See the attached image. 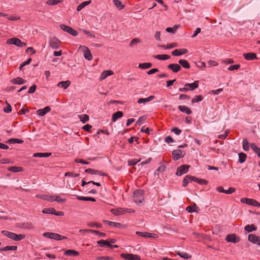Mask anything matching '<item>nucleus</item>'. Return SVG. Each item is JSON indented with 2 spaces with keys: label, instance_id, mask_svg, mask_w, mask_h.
Wrapping results in <instances>:
<instances>
[{
  "label": "nucleus",
  "instance_id": "obj_8",
  "mask_svg": "<svg viewBox=\"0 0 260 260\" xmlns=\"http://www.w3.org/2000/svg\"><path fill=\"white\" fill-rule=\"evenodd\" d=\"M183 151L180 149L174 150L172 152V157L174 160H177L183 157Z\"/></svg>",
  "mask_w": 260,
  "mask_h": 260
},
{
  "label": "nucleus",
  "instance_id": "obj_37",
  "mask_svg": "<svg viewBox=\"0 0 260 260\" xmlns=\"http://www.w3.org/2000/svg\"><path fill=\"white\" fill-rule=\"evenodd\" d=\"M42 212L45 214H51L54 215L56 213V210L53 208H46L42 210Z\"/></svg>",
  "mask_w": 260,
  "mask_h": 260
},
{
  "label": "nucleus",
  "instance_id": "obj_4",
  "mask_svg": "<svg viewBox=\"0 0 260 260\" xmlns=\"http://www.w3.org/2000/svg\"><path fill=\"white\" fill-rule=\"evenodd\" d=\"M189 168L190 166L187 165H182L180 166L177 168L176 175L181 176L183 174L187 173L188 171Z\"/></svg>",
  "mask_w": 260,
  "mask_h": 260
},
{
  "label": "nucleus",
  "instance_id": "obj_12",
  "mask_svg": "<svg viewBox=\"0 0 260 260\" xmlns=\"http://www.w3.org/2000/svg\"><path fill=\"white\" fill-rule=\"evenodd\" d=\"M110 212L115 215L118 216L125 213V209L123 208H113L111 209Z\"/></svg>",
  "mask_w": 260,
  "mask_h": 260
},
{
  "label": "nucleus",
  "instance_id": "obj_64",
  "mask_svg": "<svg viewBox=\"0 0 260 260\" xmlns=\"http://www.w3.org/2000/svg\"><path fill=\"white\" fill-rule=\"evenodd\" d=\"M172 131L176 135H179L181 133L182 131L178 127H174L172 129Z\"/></svg>",
  "mask_w": 260,
  "mask_h": 260
},
{
  "label": "nucleus",
  "instance_id": "obj_7",
  "mask_svg": "<svg viewBox=\"0 0 260 260\" xmlns=\"http://www.w3.org/2000/svg\"><path fill=\"white\" fill-rule=\"evenodd\" d=\"M120 256L127 260H139L140 258L139 255L131 253H121Z\"/></svg>",
  "mask_w": 260,
  "mask_h": 260
},
{
  "label": "nucleus",
  "instance_id": "obj_23",
  "mask_svg": "<svg viewBox=\"0 0 260 260\" xmlns=\"http://www.w3.org/2000/svg\"><path fill=\"white\" fill-rule=\"evenodd\" d=\"M71 84V81L69 80H67L65 81H61L59 82L57 84V86L58 87L62 88L64 89H67Z\"/></svg>",
  "mask_w": 260,
  "mask_h": 260
},
{
  "label": "nucleus",
  "instance_id": "obj_30",
  "mask_svg": "<svg viewBox=\"0 0 260 260\" xmlns=\"http://www.w3.org/2000/svg\"><path fill=\"white\" fill-rule=\"evenodd\" d=\"M179 63L185 69H189L190 66L188 61L185 59H180L178 61Z\"/></svg>",
  "mask_w": 260,
  "mask_h": 260
},
{
  "label": "nucleus",
  "instance_id": "obj_27",
  "mask_svg": "<svg viewBox=\"0 0 260 260\" xmlns=\"http://www.w3.org/2000/svg\"><path fill=\"white\" fill-rule=\"evenodd\" d=\"M193 178V176H191L190 175H187L186 176L182 181V185L184 187H186L189 181H192V178Z\"/></svg>",
  "mask_w": 260,
  "mask_h": 260
},
{
  "label": "nucleus",
  "instance_id": "obj_20",
  "mask_svg": "<svg viewBox=\"0 0 260 260\" xmlns=\"http://www.w3.org/2000/svg\"><path fill=\"white\" fill-rule=\"evenodd\" d=\"M51 108L49 107H46L44 109H39L37 111V113L40 116H44L46 113L50 112Z\"/></svg>",
  "mask_w": 260,
  "mask_h": 260
},
{
  "label": "nucleus",
  "instance_id": "obj_15",
  "mask_svg": "<svg viewBox=\"0 0 260 260\" xmlns=\"http://www.w3.org/2000/svg\"><path fill=\"white\" fill-rule=\"evenodd\" d=\"M188 52L186 49L182 48L180 49H175L172 52V55L173 56H180Z\"/></svg>",
  "mask_w": 260,
  "mask_h": 260
},
{
  "label": "nucleus",
  "instance_id": "obj_32",
  "mask_svg": "<svg viewBox=\"0 0 260 260\" xmlns=\"http://www.w3.org/2000/svg\"><path fill=\"white\" fill-rule=\"evenodd\" d=\"M17 249V246H7L5 247L0 248V252L6 251L10 250L15 251Z\"/></svg>",
  "mask_w": 260,
  "mask_h": 260
},
{
  "label": "nucleus",
  "instance_id": "obj_36",
  "mask_svg": "<svg viewBox=\"0 0 260 260\" xmlns=\"http://www.w3.org/2000/svg\"><path fill=\"white\" fill-rule=\"evenodd\" d=\"M8 170L12 172H19L23 171V168L20 167L13 166L9 167Z\"/></svg>",
  "mask_w": 260,
  "mask_h": 260
},
{
  "label": "nucleus",
  "instance_id": "obj_18",
  "mask_svg": "<svg viewBox=\"0 0 260 260\" xmlns=\"http://www.w3.org/2000/svg\"><path fill=\"white\" fill-rule=\"evenodd\" d=\"M19 227L20 228L27 229V230H32L35 228L34 225L31 222H23L19 224Z\"/></svg>",
  "mask_w": 260,
  "mask_h": 260
},
{
  "label": "nucleus",
  "instance_id": "obj_63",
  "mask_svg": "<svg viewBox=\"0 0 260 260\" xmlns=\"http://www.w3.org/2000/svg\"><path fill=\"white\" fill-rule=\"evenodd\" d=\"M96 259H98V260H112L113 257H110V256H103L96 257Z\"/></svg>",
  "mask_w": 260,
  "mask_h": 260
},
{
  "label": "nucleus",
  "instance_id": "obj_51",
  "mask_svg": "<svg viewBox=\"0 0 260 260\" xmlns=\"http://www.w3.org/2000/svg\"><path fill=\"white\" fill-rule=\"evenodd\" d=\"M25 237V236L24 235H23V234L17 235L15 233L13 240H14L15 241H21V240L24 239Z\"/></svg>",
  "mask_w": 260,
  "mask_h": 260
},
{
  "label": "nucleus",
  "instance_id": "obj_48",
  "mask_svg": "<svg viewBox=\"0 0 260 260\" xmlns=\"http://www.w3.org/2000/svg\"><path fill=\"white\" fill-rule=\"evenodd\" d=\"M113 3L119 10H122L124 7L120 0H113Z\"/></svg>",
  "mask_w": 260,
  "mask_h": 260
},
{
  "label": "nucleus",
  "instance_id": "obj_49",
  "mask_svg": "<svg viewBox=\"0 0 260 260\" xmlns=\"http://www.w3.org/2000/svg\"><path fill=\"white\" fill-rule=\"evenodd\" d=\"M247 157V155L243 152L239 153V162L240 163H243Z\"/></svg>",
  "mask_w": 260,
  "mask_h": 260
},
{
  "label": "nucleus",
  "instance_id": "obj_44",
  "mask_svg": "<svg viewBox=\"0 0 260 260\" xmlns=\"http://www.w3.org/2000/svg\"><path fill=\"white\" fill-rule=\"evenodd\" d=\"M97 243L101 247L110 246V242L108 240H101L98 241Z\"/></svg>",
  "mask_w": 260,
  "mask_h": 260
},
{
  "label": "nucleus",
  "instance_id": "obj_38",
  "mask_svg": "<svg viewBox=\"0 0 260 260\" xmlns=\"http://www.w3.org/2000/svg\"><path fill=\"white\" fill-rule=\"evenodd\" d=\"M51 153H35L33 156L35 157H47L51 155Z\"/></svg>",
  "mask_w": 260,
  "mask_h": 260
},
{
  "label": "nucleus",
  "instance_id": "obj_47",
  "mask_svg": "<svg viewBox=\"0 0 260 260\" xmlns=\"http://www.w3.org/2000/svg\"><path fill=\"white\" fill-rule=\"evenodd\" d=\"M178 46V44L176 43H171L167 45H160L159 47L166 49L173 48Z\"/></svg>",
  "mask_w": 260,
  "mask_h": 260
},
{
  "label": "nucleus",
  "instance_id": "obj_41",
  "mask_svg": "<svg viewBox=\"0 0 260 260\" xmlns=\"http://www.w3.org/2000/svg\"><path fill=\"white\" fill-rule=\"evenodd\" d=\"M7 143L9 144H15V143H18V144H22L23 143V141L21 139H16V138H11L8 140L7 141Z\"/></svg>",
  "mask_w": 260,
  "mask_h": 260
},
{
  "label": "nucleus",
  "instance_id": "obj_2",
  "mask_svg": "<svg viewBox=\"0 0 260 260\" xmlns=\"http://www.w3.org/2000/svg\"><path fill=\"white\" fill-rule=\"evenodd\" d=\"M8 45H14L19 47L26 46V43L22 42L19 39L17 38H12L8 39L6 41Z\"/></svg>",
  "mask_w": 260,
  "mask_h": 260
},
{
  "label": "nucleus",
  "instance_id": "obj_17",
  "mask_svg": "<svg viewBox=\"0 0 260 260\" xmlns=\"http://www.w3.org/2000/svg\"><path fill=\"white\" fill-rule=\"evenodd\" d=\"M243 57L247 60H252L257 59L256 54L253 52L244 53Z\"/></svg>",
  "mask_w": 260,
  "mask_h": 260
},
{
  "label": "nucleus",
  "instance_id": "obj_42",
  "mask_svg": "<svg viewBox=\"0 0 260 260\" xmlns=\"http://www.w3.org/2000/svg\"><path fill=\"white\" fill-rule=\"evenodd\" d=\"M171 56L167 54H158L154 56V58L159 60H167L169 59Z\"/></svg>",
  "mask_w": 260,
  "mask_h": 260
},
{
  "label": "nucleus",
  "instance_id": "obj_57",
  "mask_svg": "<svg viewBox=\"0 0 260 260\" xmlns=\"http://www.w3.org/2000/svg\"><path fill=\"white\" fill-rule=\"evenodd\" d=\"M54 201L57 203H63L66 201V199H61L58 195H55Z\"/></svg>",
  "mask_w": 260,
  "mask_h": 260
},
{
  "label": "nucleus",
  "instance_id": "obj_13",
  "mask_svg": "<svg viewBox=\"0 0 260 260\" xmlns=\"http://www.w3.org/2000/svg\"><path fill=\"white\" fill-rule=\"evenodd\" d=\"M43 236L46 238L51 239L58 240V238L59 237V234L55 233L46 232L44 233Z\"/></svg>",
  "mask_w": 260,
  "mask_h": 260
},
{
  "label": "nucleus",
  "instance_id": "obj_5",
  "mask_svg": "<svg viewBox=\"0 0 260 260\" xmlns=\"http://www.w3.org/2000/svg\"><path fill=\"white\" fill-rule=\"evenodd\" d=\"M61 42L55 37L51 38L49 42V46L53 49H57L59 47Z\"/></svg>",
  "mask_w": 260,
  "mask_h": 260
},
{
  "label": "nucleus",
  "instance_id": "obj_11",
  "mask_svg": "<svg viewBox=\"0 0 260 260\" xmlns=\"http://www.w3.org/2000/svg\"><path fill=\"white\" fill-rule=\"evenodd\" d=\"M103 222L107 223L108 225L115 228L123 229L125 226L124 225H122L119 222H115L106 220H103Z\"/></svg>",
  "mask_w": 260,
  "mask_h": 260
},
{
  "label": "nucleus",
  "instance_id": "obj_43",
  "mask_svg": "<svg viewBox=\"0 0 260 260\" xmlns=\"http://www.w3.org/2000/svg\"><path fill=\"white\" fill-rule=\"evenodd\" d=\"M78 117L80 119V121L82 122L83 123H86L89 119V116L85 114L82 115H79Z\"/></svg>",
  "mask_w": 260,
  "mask_h": 260
},
{
  "label": "nucleus",
  "instance_id": "obj_39",
  "mask_svg": "<svg viewBox=\"0 0 260 260\" xmlns=\"http://www.w3.org/2000/svg\"><path fill=\"white\" fill-rule=\"evenodd\" d=\"M192 180L201 185H206L208 183V181L207 180L203 179H199L194 176L192 178Z\"/></svg>",
  "mask_w": 260,
  "mask_h": 260
},
{
  "label": "nucleus",
  "instance_id": "obj_62",
  "mask_svg": "<svg viewBox=\"0 0 260 260\" xmlns=\"http://www.w3.org/2000/svg\"><path fill=\"white\" fill-rule=\"evenodd\" d=\"M7 106L4 109V111L5 113H9L11 112L12 107H11V105L9 104H8V103H7Z\"/></svg>",
  "mask_w": 260,
  "mask_h": 260
},
{
  "label": "nucleus",
  "instance_id": "obj_33",
  "mask_svg": "<svg viewBox=\"0 0 260 260\" xmlns=\"http://www.w3.org/2000/svg\"><path fill=\"white\" fill-rule=\"evenodd\" d=\"M176 252L177 255L185 259H189L191 257V255L187 252L180 251H177Z\"/></svg>",
  "mask_w": 260,
  "mask_h": 260
},
{
  "label": "nucleus",
  "instance_id": "obj_22",
  "mask_svg": "<svg viewBox=\"0 0 260 260\" xmlns=\"http://www.w3.org/2000/svg\"><path fill=\"white\" fill-rule=\"evenodd\" d=\"M64 254L67 256H76L79 255V253L73 249H68L64 252Z\"/></svg>",
  "mask_w": 260,
  "mask_h": 260
},
{
  "label": "nucleus",
  "instance_id": "obj_31",
  "mask_svg": "<svg viewBox=\"0 0 260 260\" xmlns=\"http://www.w3.org/2000/svg\"><path fill=\"white\" fill-rule=\"evenodd\" d=\"M250 146L253 151L256 153L258 157L260 158V148L258 147L254 143H251Z\"/></svg>",
  "mask_w": 260,
  "mask_h": 260
},
{
  "label": "nucleus",
  "instance_id": "obj_53",
  "mask_svg": "<svg viewBox=\"0 0 260 260\" xmlns=\"http://www.w3.org/2000/svg\"><path fill=\"white\" fill-rule=\"evenodd\" d=\"M203 96L201 95H196L191 100L192 104L200 102L203 100Z\"/></svg>",
  "mask_w": 260,
  "mask_h": 260
},
{
  "label": "nucleus",
  "instance_id": "obj_58",
  "mask_svg": "<svg viewBox=\"0 0 260 260\" xmlns=\"http://www.w3.org/2000/svg\"><path fill=\"white\" fill-rule=\"evenodd\" d=\"M65 176H70L72 177H77L79 176V174L75 173L74 172H66L64 175Z\"/></svg>",
  "mask_w": 260,
  "mask_h": 260
},
{
  "label": "nucleus",
  "instance_id": "obj_45",
  "mask_svg": "<svg viewBox=\"0 0 260 260\" xmlns=\"http://www.w3.org/2000/svg\"><path fill=\"white\" fill-rule=\"evenodd\" d=\"M152 66V64L150 62L141 63L139 64V67L143 69H149L151 68Z\"/></svg>",
  "mask_w": 260,
  "mask_h": 260
},
{
  "label": "nucleus",
  "instance_id": "obj_52",
  "mask_svg": "<svg viewBox=\"0 0 260 260\" xmlns=\"http://www.w3.org/2000/svg\"><path fill=\"white\" fill-rule=\"evenodd\" d=\"M243 148L245 151H248L249 150V144L246 139L243 141Z\"/></svg>",
  "mask_w": 260,
  "mask_h": 260
},
{
  "label": "nucleus",
  "instance_id": "obj_50",
  "mask_svg": "<svg viewBox=\"0 0 260 260\" xmlns=\"http://www.w3.org/2000/svg\"><path fill=\"white\" fill-rule=\"evenodd\" d=\"M179 27V25H175L173 27H167L166 31L168 32L174 34Z\"/></svg>",
  "mask_w": 260,
  "mask_h": 260
},
{
  "label": "nucleus",
  "instance_id": "obj_1",
  "mask_svg": "<svg viewBox=\"0 0 260 260\" xmlns=\"http://www.w3.org/2000/svg\"><path fill=\"white\" fill-rule=\"evenodd\" d=\"M134 201L137 204L142 203L144 200V191L141 189L136 190L134 192L133 196Z\"/></svg>",
  "mask_w": 260,
  "mask_h": 260
},
{
  "label": "nucleus",
  "instance_id": "obj_10",
  "mask_svg": "<svg viewBox=\"0 0 260 260\" xmlns=\"http://www.w3.org/2000/svg\"><path fill=\"white\" fill-rule=\"evenodd\" d=\"M248 239L250 242L260 246V238L258 236L251 234L248 235Z\"/></svg>",
  "mask_w": 260,
  "mask_h": 260
},
{
  "label": "nucleus",
  "instance_id": "obj_14",
  "mask_svg": "<svg viewBox=\"0 0 260 260\" xmlns=\"http://www.w3.org/2000/svg\"><path fill=\"white\" fill-rule=\"evenodd\" d=\"M199 86V81L197 80L194 81L192 83H186L185 87L188 88V90L192 91L195 89L197 88Z\"/></svg>",
  "mask_w": 260,
  "mask_h": 260
},
{
  "label": "nucleus",
  "instance_id": "obj_28",
  "mask_svg": "<svg viewBox=\"0 0 260 260\" xmlns=\"http://www.w3.org/2000/svg\"><path fill=\"white\" fill-rule=\"evenodd\" d=\"M123 116V112L121 111H118L114 113L112 117V120L115 122L118 118H121Z\"/></svg>",
  "mask_w": 260,
  "mask_h": 260
},
{
  "label": "nucleus",
  "instance_id": "obj_25",
  "mask_svg": "<svg viewBox=\"0 0 260 260\" xmlns=\"http://www.w3.org/2000/svg\"><path fill=\"white\" fill-rule=\"evenodd\" d=\"M77 198V199L81 201H92L95 202L96 200L94 198L92 197H81L77 195H74Z\"/></svg>",
  "mask_w": 260,
  "mask_h": 260
},
{
  "label": "nucleus",
  "instance_id": "obj_26",
  "mask_svg": "<svg viewBox=\"0 0 260 260\" xmlns=\"http://www.w3.org/2000/svg\"><path fill=\"white\" fill-rule=\"evenodd\" d=\"M113 74H114V73L112 70L105 71L102 73L100 79H101V80H104V79H106L109 76L112 75Z\"/></svg>",
  "mask_w": 260,
  "mask_h": 260
},
{
  "label": "nucleus",
  "instance_id": "obj_35",
  "mask_svg": "<svg viewBox=\"0 0 260 260\" xmlns=\"http://www.w3.org/2000/svg\"><path fill=\"white\" fill-rule=\"evenodd\" d=\"M2 234L4 236H5L11 239H12V240H13V239H14V234H15L14 233L10 232L8 231H2Z\"/></svg>",
  "mask_w": 260,
  "mask_h": 260
},
{
  "label": "nucleus",
  "instance_id": "obj_9",
  "mask_svg": "<svg viewBox=\"0 0 260 260\" xmlns=\"http://www.w3.org/2000/svg\"><path fill=\"white\" fill-rule=\"evenodd\" d=\"M85 172L89 173L90 174H95V175H99L102 176H106L108 175L107 174L103 172L102 171H99L97 170H94L93 169H87L85 170Z\"/></svg>",
  "mask_w": 260,
  "mask_h": 260
},
{
  "label": "nucleus",
  "instance_id": "obj_21",
  "mask_svg": "<svg viewBox=\"0 0 260 260\" xmlns=\"http://www.w3.org/2000/svg\"><path fill=\"white\" fill-rule=\"evenodd\" d=\"M155 96L154 95H150L147 98H140L138 99L137 102L139 104H145L147 102H149L154 99Z\"/></svg>",
  "mask_w": 260,
  "mask_h": 260
},
{
  "label": "nucleus",
  "instance_id": "obj_16",
  "mask_svg": "<svg viewBox=\"0 0 260 260\" xmlns=\"http://www.w3.org/2000/svg\"><path fill=\"white\" fill-rule=\"evenodd\" d=\"M11 82L13 84L22 85L26 83V80L20 77H17L11 80Z\"/></svg>",
  "mask_w": 260,
  "mask_h": 260
},
{
  "label": "nucleus",
  "instance_id": "obj_24",
  "mask_svg": "<svg viewBox=\"0 0 260 260\" xmlns=\"http://www.w3.org/2000/svg\"><path fill=\"white\" fill-rule=\"evenodd\" d=\"M178 108L182 112L185 113L188 115L192 113L191 109L186 106H179Z\"/></svg>",
  "mask_w": 260,
  "mask_h": 260
},
{
  "label": "nucleus",
  "instance_id": "obj_29",
  "mask_svg": "<svg viewBox=\"0 0 260 260\" xmlns=\"http://www.w3.org/2000/svg\"><path fill=\"white\" fill-rule=\"evenodd\" d=\"M225 240L229 242L236 243V237L234 234L228 235L225 238Z\"/></svg>",
  "mask_w": 260,
  "mask_h": 260
},
{
  "label": "nucleus",
  "instance_id": "obj_3",
  "mask_svg": "<svg viewBox=\"0 0 260 260\" xmlns=\"http://www.w3.org/2000/svg\"><path fill=\"white\" fill-rule=\"evenodd\" d=\"M60 28L64 31L68 32L73 36L75 37L78 35V32L77 30L69 26L61 24L60 25Z\"/></svg>",
  "mask_w": 260,
  "mask_h": 260
},
{
  "label": "nucleus",
  "instance_id": "obj_59",
  "mask_svg": "<svg viewBox=\"0 0 260 260\" xmlns=\"http://www.w3.org/2000/svg\"><path fill=\"white\" fill-rule=\"evenodd\" d=\"M229 133V132L227 130L224 133V134L219 135L218 136V138L220 139H223V140L225 139L226 138L227 136H228Z\"/></svg>",
  "mask_w": 260,
  "mask_h": 260
},
{
  "label": "nucleus",
  "instance_id": "obj_56",
  "mask_svg": "<svg viewBox=\"0 0 260 260\" xmlns=\"http://www.w3.org/2000/svg\"><path fill=\"white\" fill-rule=\"evenodd\" d=\"M61 2V0H48L47 1L46 3L48 5L52 6V5H56Z\"/></svg>",
  "mask_w": 260,
  "mask_h": 260
},
{
  "label": "nucleus",
  "instance_id": "obj_60",
  "mask_svg": "<svg viewBox=\"0 0 260 260\" xmlns=\"http://www.w3.org/2000/svg\"><path fill=\"white\" fill-rule=\"evenodd\" d=\"M240 68V64H234V65L230 66L229 67L228 70H230V71H233V70H238Z\"/></svg>",
  "mask_w": 260,
  "mask_h": 260
},
{
  "label": "nucleus",
  "instance_id": "obj_54",
  "mask_svg": "<svg viewBox=\"0 0 260 260\" xmlns=\"http://www.w3.org/2000/svg\"><path fill=\"white\" fill-rule=\"evenodd\" d=\"M87 231L89 232L95 234L96 235H99L100 236H101V237H105L106 236L105 233L101 232L98 231H95V230H88Z\"/></svg>",
  "mask_w": 260,
  "mask_h": 260
},
{
  "label": "nucleus",
  "instance_id": "obj_55",
  "mask_svg": "<svg viewBox=\"0 0 260 260\" xmlns=\"http://www.w3.org/2000/svg\"><path fill=\"white\" fill-rule=\"evenodd\" d=\"M249 205H251L254 207H260V203L255 200L250 199Z\"/></svg>",
  "mask_w": 260,
  "mask_h": 260
},
{
  "label": "nucleus",
  "instance_id": "obj_34",
  "mask_svg": "<svg viewBox=\"0 0 260 260\" xmlns=\"http://www.w3.org/2000/svg\"><path fill=\"white\" fill-rule=\"evenodd\" d=\"M244 230L246 232L250 233L253 231L256 230V227L253 224H248L245 226Z\"/></svg>",
  "mask_w": 260,
  "mask_h": 260
},
{
  "label": "nucleus",
  "instance_id": "obj_61",
  "mask_svg": "<svg viewBox=\"0 0 260 260\" xmlns=\"http://www.w3.org/2000/svg\"><path fill=\"white\" fill-rule=\"evenodd\" d=\"M92 128V125L90 124H86L82 127V129L86 132H89Z\"/></svg>",
  "mask_w": 260,
  "mask_h": 260
},
{
  "label": "nucleus",
  "instance_id": "obj_19",
  "mask_svg": "<svg viewBox=\"0 0 260 260\" xmlns=\"http://www.w3.org/2000/svg\"><path fill=\"white\" fill-rule=\"evenodd\" d=\"M168 68L174 73H177L181 70V66L177 63L170 64Z\"/></svg>",
  "mask_w": 260,
  "mask_h": 260
},
{
  "label": "nucleus",
  "instance_id": "obj_6",
  "mask_svg": "<svg viewBox=\"0 0 260 260\" xmlns=\"http://www.w3.org/2000/svg\"><path fill=\"white\" fill-rule=\"evenodd\" d=\"M80 48L82 49L84 56L88 60H91L92 59V55L91 54L90 50L85 46H80Z\"/></svg>",
  "mask_w": 260,
  "mask_h": 260
},
{
  "label": "nucleus",
  "instance_id": "obj_40",
  "mask_svg": "<svg viewBox=\"0 0 260 260\" xmlns=\"http://www.w3.org/2000/svg\"><path fill=\"white\" fill-rule=\"evenodd\" d=\"M136 235L143 237L154 238V236H152V234L148 233L147 232H137Z\"/></svg>",
  "mask_w": 260,
  "mask_h": 260
},
{
  "label": "nucleus",
  "instance_id": "obj_46",
  "mask_svg": "<svg viewBox=\"0 0 260 260\" xmlns=\"http://www.w3.org/2000/svg\"><path fill=\"white\" fill-rule=\"evenodd\" d=\"M91 1H85L82 2L81 4H80L77 8V10L78 11H80L83 8H84L86 6L89 5L90 4Z\"/></svg>",
  "mask_w": 260,
  "mask_h": 260
}]
</instances>
